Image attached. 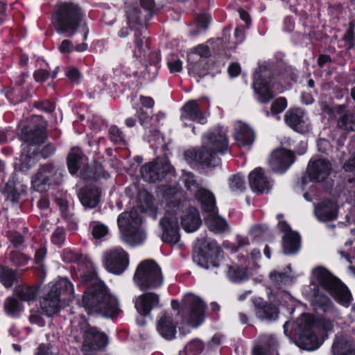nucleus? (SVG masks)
I'll return each mask as SVG.
<instances>
[{"instance_id": "5fc2aeb1", "label": "nucleus", "mask_w": 355, "mask_h": 355, "mask_svg": "<svg viewBox=\"0 0 355 355\" xmlns=\"http://www.w3.org/2000/svg\"><path fill=\"white\" fill-rule=\"evenodd\" d=\"M55 201L60 209L62 216L66 219H70L72 216V214L69 210L67 201L62 198H57Z\"/></svg>"}, {"instance_id": "a19ab883", "label": "nucleus", "mask_w": 355, "mask_h": 355, "mask_svg": "<svg viewBox=\"0 0 355 355\" xmlns=\"http://www.w3.org/2000/svg\"><path fill=\"white\" fill-rule=\"evenodd\" d=\"M269 277L274 286L278 289L282 288L284 286L292 282V279L287 272L273 270L270 273Z\"/></svg>"}, {"instance_id": "9d476101", "label": "nucleus", "mask_w": 355, "mask_h": 355, "mask_svg": "<svg viewBox=\"0 0 355 355\" xmlns=\"http://www.w3.org/2000/svg\"><path fill=\"white\" fill-rule=\"evenodd\" d=\"M79 326L83 334L82 350L85 354L91 355L107 345L108 338L104 332L91 326L84 320L80 322Z\"/></svg>"}, {"instance_id": "0eeeda50", "label": "nucleus", "mask_w": 355, "mask_h": 355, "mask_svg": "<svg viewBox=\"0 0 355 355\" xmlns=\"http://www.w3.org/2000/svg\"><path fill=\"white\" fill-rule=\"evenodd\" d=\"M73 287L65 278L60 279L50 287L46 295L40 302V306L48 316L57 313L62 302L65 304L73 299Z\"/></svg>"}, {"instance_id": "2f4dec72", "label": "nucleus", "mask_w": 355, "mask_h": 355, "mask_svg": "<svg viewBox=\"0 0 355 355\" xmlns=\"http://www.w3.org/2000/svg\"><path fill=\"white\" fill-rule=\"evenodd\" d=\"M277 341L271 336H264L261 338V343L257 345L253 350V355H277Z\"/></svg>"}, {"instance_id": "ea45409f", "label": "nucleus", "mask_w": 355, "mask_h": 355, "mask_svg": "<svg viewBox=\"0 0 355 355\" xmlns=\"http://www.w3.org/2000/svg\"><path fill=\"white\" fill-rule=\"evenodd\" d=\"M226 272L229 279L234 282H242L248 278L245 268L237 264L227 265Z\"/></svg>"}, {"instance_id": "473e14b6", "label": "nucleus", "mask_w": 355, "mask_h": 355, "mask_svg": "<svg viewBox=\"0 0 355 355\" xmlns=\"http://www.w3.org/2000/svg\"><path fill=\"white\" fill-rule=\"evenodd\" d=\"M137 200L141 211L155 218L157 207L154 205L153 196L146 191H141L139 193Z\"/></svg>"}, {"instance_id": "2eb2a0df", "label": "nucleus", "mask_w": 355, "mask_h": 355, "mask_svg": "<svg viewBox=\"0 0 355 355\" xmlns=\"http://www.w3.org/2000/svg\"><path fill=\"white\" fill-rule=\"evenodd\" d=\"M197 245L201 252L194 257V261L200 266L209 269V259L216 257L221 250L214 240L208 238L198 239Z\"/></svg>"}, {"instance_id": "f704fd0d", "label": "nucleus", "mask_w": 355, "mask_h": 355, "mask_svg": "<svg viewBox=\"0 0 355 355\" xmlns=\"http://www.w3.org/2000/svg\"><path fill=\"white\" fill-rule=\"evenodd\" d=\"M37 155V150L28 148V145H22V152L20 157L19 169L27 171L35 164V156Z\"/></svg>"}, {"instance_id": "7ed1b4c3", "label": "nucleus", "mask_w": 355, "mask_h": 355, "mask_svg": "<svg viewBox=\"0 0 355 355\" xmlns=\"http://www.w3.org/2000/svg\"><path fill=\"white\" fill-rule=\"evenodd\" d=\"M311 284L320 286L344 306H348L352 296L347 288L334 277L326 268L318 266L311 272Z\"/></svg>"}, {"instance_id": "e433bc0d", "label": "nucleus", "mask_w": 355, "mask_h": 355, "mask_svg": "<svg viewBox=\"0 0 355 355\" xmlns=\"http://www.w3.org/2000/svg\"><path fill=\"white\" fill-rule=\"evenodd\" d=\"M210 55V52L209 50V48L205 45H198L195 49V52L191 53L189 55V64H188V70L189 73H198V63L199 61L198 60L196 63H193V61H196L197 60V56H200L201 58H207Z\"/></svg>"}, {"instance_id": "79ce46f5", "label": "nucleus", "mask_w": 355, "mask_h": 355, "mask_svg": "<svg viewBox=\"0 0 355 355\" xmlns=\"http://www.w3.org/2000/svg\"><path fill=\"white\" fill-rule=\"evenodd\" d=\"M228 186L232 192H243L245 189L244 177L241 174H235L230 176L228 180Z\"/></svg>"}, {"instance_id": "052dcab7", "label": "nucleus", "mask_w": 355, "mask_h": 355, "mask_svg": "<svg viewBox=\"0 0 355 355\" xmlns=\"http://www.w3.org/2000/svg\"><path fill=\"white\" fill-rule=\"evenodd\" d=\"M168 67L171 73L180 72L182 69V63L179 59L169 60L168 62Z\"/></svg>"}, {"instance_id": "7c9ffc66", "label": "nucleus", "mask_w": 355, "mask_h": 355, "mask_svg": "<svg viewBox=\"0 0 355 355\" xmlns=\"http://www.w3.org/2000/svg\"><path fill=\"white\" fill-rule=\"evenodd\" d=\"M78 198L85 207L94 208L99 202L100 191L94 187H86L79 191Z\"/></svg>"}, {"instance_id": "b1692460", "label": "nucleus", "mask_w": 355, "mask_h": 355, "mask_svg": "<svg viewBox=\"0 0 355 355\" xmlns=\"http://www.w3.org/2000/svg\"><path fill=\"white\" fill-rule=\"evenodd\" d=\"M249 184L254 192L268 193L271 189V182L261 168H254L248 175Z\"/></svg>"}, {"instance_id": "dca6fc26", "label": "nucleus", "mask_w": 355, "mask_h": 355, "mask_svg": "<svg viewBox=\"0 0 355 355\" xmlns=\"http://www.w3.org/2000/svg\"><path fill=\"white\" fill-rule=\"evenodd\" d=\"M159 225L162 230V240L170 244H175L180 239V229L177 216L167 211L160 220Z\"/></svg>"}, {"instance_id": "13d9d810", "label": "nucleus", "mask_w": 355, "mask_h": 355, "mask_svg": "<svg viewBox=\"0 0 355 355\" xmlns=\"http://www.w3.org/2000/svg\"><path fill=\"white\" fill-rule=\"evenodd\" d=\"M137 114L140 124L144 128H147L148 125L150 123L152 116L144 112L143 110L139 111Z\"/></svg>"}, {"instance_id": "680f3d73", "label": "nucleus", "mask_w": 355, "mask_h": 355, "mask_svg": "<svg viewBox=\"0 0 355 355\" xmlns=\"http://www.w3.org/2000/svg\"><path fill=\"white\" fill-rule=\"evenodd\" d=\"M210 19H211V17L207 14L199 15L197 17L198 26L205 29L207 28V26L210 22Z\"/></svg>"}, {"instance_id": "ddd939ff", "label": "nucleus", "mask_w": 355, "mask_h": 355, "mask_svg": "<svg viewBox=\"0 0 355 355\" xmlns=\"http://www.w3.org/2000/svg\"><path fill=\"white\" fill-rule=\"evenodd\" d=\"M60 175L58 168L54 164L51 163L43 164L33 177L32 187L35 191H44L46 186L55 183Z\"/></svg>"}, {"instance_id": "e2e57ef3", "label": "nucleus", "mask_w": 355, "mask_h": 355, "mask_svg": "<svg viewBox=\"0 0 355 355\" xmlns=\"http://www.w3.org/2000/svg\"><path fill=\"white\" fill-rule=\"evenodd\" d=\"M66 76L71 81L75 83H78L80 78V73L79 71L76 68H69L66 71Z\"/></svg>"}, {"instance_id": "412c9836", "label": "nucleus", "mask_w": 355, "mask_h": 355, "mask_svg": "<svg viewBox=\"0 0 355 355\" xmlns=\"http://www.w3.org/2000/svg\"><path fill=\"white\" fill-rule=\"evenodd\" d=\"M178 322L172 313L165 312L160 315L156 322V329L159 335L166 340H172L177 332Z\"/></svg>"}, {"instance_id": "1a4fd4ad", "label": "nucleus", "mask_w": 355, "mask_h": 355, "mask_svg": "<svg viewBox=\"0 0 355 355\" xmlns=\"http://www.w3.org/2000/svg\"><path fill=\"white\" fill-rule=\"evenodd\" d=\"M253 87L261 103L271 100L275 92L282 93V87L275 83L271 77V71L265 65H261L254 75Z\"/></svg>"}, {"instance_id": "c756f323", "label": "nucleus", "mask_w": 355, "mask_h": 355, "mask_svg": "<svg viewBox=\"0 0 355 355\" xmlns=\"http://www.w3.org/2000/svg\"><path fill=\"white\" fill-rule=\"evenodd\" d=\"M337 205L331 200H324L318 204L314 213L320 221L332 220L336 218Z\"/></svg>"}, {"instance_id": "4d7b16f0", "label": "nucleus", "mask_w": 355, "mask_h": 355, "mask_svg": "<svg viewBox=\"0 0 355 355\" xmlns=\"http://www.w3.org/2000/svg\"><path fill=\"white\" fill-rule=\"evenodd\" d=\"M51 239L53 243L60 245L64 241V230L60 228L56 229L51 236Z\"/></svg>"}, {"instance_id": "603ef678", "label": "nucleus", "mask_w": 355, "mask_h": 355, "mask_svg": "<svg viewBox=\"0 0 355 355\" xmlns=\"http://www.w3.org/2000/svg\"><path fill=\"white\" fill-rule=\"evenodd\" d=\"M92 235L95 239H101L108 234V228L102 223L93 222L92 223Z\"/></svg>"}, {"instance_id": "4468645a", "label": "nucleus", "mask_w": 355, "mask_h": 355, "mask_svg": "<svg viewBox=\"0 0 355 355\" xmlns=\"http://www.w3.org/2000/svg\"><path fill=\"white\" fill-rule=\"evenodd\" d=\"M171 166L165 157L157 158L155 162L144 165L141 168L142 178L148 182L163 179L171 171Z\"/></svg>"}, {"instance_id": "f03ea898", "label": "nucleus", "mask_w": 355, "mask_h": 355, "mask_svg": "<svg viewBox=\"0 0 355 355\" xmlns=\"http://www.w3.org/2000/svg\"><path fill=\"white\" fill-rule=\"evenodd\" d=\"M320 328L327 331L333 330L334 325L329 320H316L310 314H302L296 322L295 334L299 346L306 350H314L319 347L317 332Z\"/></svg>"}, {"instance_id": "423d86ee", "label": "nucleus", "mask_w": 355, "mask_h": 355, "mask_svg": "<svg viewBox=\"0 0 355 355\" xmlns=\"http://www.w3.org/2000/svg\"><path fill=\"white\" fill-rule=\"evenodd\" d=\"M141 223V218L135 210L121 214L117 218L121 239L131 246L142 244L146 234Z\"/></svg>"}, {"instance_id": "de8ad7c7", "label": "nucleus", "mask_w": 355, "mask_h": 355, "mask_svg": "<svg viewBox=\"0 0 355 355\" xmlns=\"http://www.w3.org/2000/svg\"><path fill=\"white\" fill-rule=\"evenodd\" d=\"M204 349V345L200 340L195 339L189 342L184 347L185 355H198Z\"/></svg>"}, {"instance_id": "58836bf2", "label": "nucleus", "mask_w": 355, "mask_h": 355, "mask_svg": "<svg viewBox=\"0 0 355 355\" xmlns=\"http://www.w3.org/2000/svg\"><path fill=\"white\" fill-rule=\"evenodd\" d=\"M256 315L261 320H272L277 318L278 311L275 306L264 303L257 306Z\"/></svg>"}, {"instance_id": "864d4df0", "label": "nucleus", "mask_w": 355, "mask_h": 355, "mask_svg": "<svg viewBox=\"0 0 355 355\" xmlns=\"http://www.w3.org/2000/svg\"><path fill=\"white\" fill-rule=\"evenodd\" d=\"M287 106V101L284 97L277 98L271 105L272 113L276 114L282 112Z\"/></svg>"}, {"instance_id": "4be33fe9", "label": "nucleus", "mask_w": 355, "mask_h": 355, "mask_svg": "<svg viewBox=\"0 0 355 355\" xmlns=\"http://www.w3.org/2000/svg\"><path fill=\"white\" fill-rule=\"evenodd\" d=\"M284 117L286 123L298 132L305 133L310 129L308 121L304 119V111L299 108L289 110Z\"/></svg>"}, {"instance_id": "c9c22d12", "label": "nucleus", "mask_w": 355, "mask_h": 355, "mask_svg": "<svg viewBox=\"0 0 355 355\" xmlns=\"http://www.w3.org/2000/svg\"><path fill=\"white\" fill-rule=\"evenodd\" d=\"M26 189V187L24 184L18 181L15 176H12L6 184L5 193L15 201L25 192Z\"/></svg>"}, {"instance_id": "c85d7f7f", "label": "nucleus", "mask_w": 355, "mask_h": 355, "mask_svg": "<svg viewBox=\"0 0 355 355\" xmlns=\"http://www.w3.org/2000/svg\"><path fill=\"white\" fill-rule=\"evenodd\" d=\"M24 139L25 144L28 148L37 150V146L42 144L46 139V133L42 126H36L33 128H26L24 132Z\"/></svg>"}, {"instance_id": "774afa93", "label": "nucleus", "mask_w": 355, "mask_h": 355, "mask_svg": "<svg viewBox=\"0 0 355 355\" xmlns=\"http://www.w3.org/2000/svg\"><path fill=\"white\" fill-rule=\"evenodd\" d=\"M35 355H55L51 352L50 348L44 345H40L35 352Z\"/></svg>"}, {"instance_id": "bf43d9fd", "label": "nucleus", "mask_w": 355, "mask_h": 355, "mask_svg": "<svg viewBox=\"0 0 355 355\" xmlns=\"http://www.w3.org/2000/svg\"><path fill=\"white\" fill-rule=\"evenodd\" d=\"M140 4L148 12L150 16L154 13L155 6L153 0H140Z\"/></svg>"}, {"instance_id": "a211bd4d", "label": "nucleus", "mask_w": 355, "mask_h": 355, "mask_svg": "<svg viewBox=\"0 0 355 355\" xmlns=\"http://www.w3.org/2000/svg\"><path fill=\"white\" fill-rule=\"evenodd\" d=\"M182 179L187 189L194 194L196 198L200 201L201 204L208 200L209 207H213V194L200 187V183L197 181V179L193 173L189 172L184 173Z\"/></svg>"}, {"instance_id": "39448f33", "label": "nucleus", "mask_w": 355, "mask_h": 355, "mask_svg": "<svg viewBox=\"0 0 355 355\" xmlns=\"http://www.w3.org/2000/svg\"><path fill=\"white\" fill-rule=\"evenodd\" d=\"M80 8L73 3H60L53 17V24L58 33H65L68 37L75 34L83 20Z\"/></svg>"}, {"instance_id": "20e7f679", "label": "nucleus", "mask_w": 355, "mask_h": 355, "mask_svg": "<svg viewBox=\"0 0 355 355\" xmlns=\"http://www.w3.org/2000/svg\"><path fill=\"white\" fill-rule=\"evenodd\" d=\"M228 148L225 130H215L205 135L202 146L196 153V158L206 166H216L219 160L216 157L218 153H223Z\"/></svg>"}, {"instance_id": "6e6d98bb", "label": "nucleus", "mask_w": 355, "mask_h": 355, "mask_svg": "<svg viewBox=\"0 0 355 355\" xmlns=\"http://www.w3.org/2000/svg\"><path fill=\"white\" fill-rule=\"evenodd\" d=\"M11 260L16 265L21 266L27 263L28 257L19 252H13L11 254Z\"/></svg>"}, {"instance_id": "c03bdc74", "label": "nucleus", "mask_w": 355, "mask_h": 355, "mask_svg": "<svg viewBox=\"0 0 355 355\" xmlns=\"http://www.w3.org/2000/svg\"><path fill=\"white\" fill-rule=\"evenodd\" d=\"M17 296L23 301L31 302L37 298V289L35 287H19L16 291Z\"/></svg>"}, {"instance_id": "393cba45", "label": "nucleus", "mask_w": 355, "mask_h": 355, "mask_svg": "<svg viewBox=\"0 0 355 355\" xmlns=\"http://www.w3.org/2000/svg\"><path fill=\"white\" fill-rule=\"evenodd\" d=\"M234 139L239 146L249 148L255 140V133L248 124L236 121L234 124Z\"/></svg>"}, {"instance_id": "49530a36", "label": "nucleus", "mask_w": 355, "mask_h": 355, "mask_svg": "<svg viewBox=\"0 0 355 355\" xmlns=\"http://www.w3.org/2000/svg\"><path fill=\"white\" fill-rule=\"evenodd\" d=\"M136 50L135 51V55L138 58H141L144 55L148 49L149 40L148 38L145 36L136 35L135 39Z\"/></svg>"}, {"instance_id": "aec40b11", "label": "nucleus", "mask_w": 355, "mask_h": 355, "mask_svg": "<svg viewBox=\"0 0 355 355\" xmlns=\"http://www.w3.org/2000/svg\"><path fill=\"white\" fill-rule=\"evenodd\" d=\"M294 161L295 155L292 151L280 148L272 152L269 162L273 171L282 173L286 171Z\"/></svg>"}, {"instance_id": "a878e982", "label": "nucleus", "mask_w": 355, "mask_h": 355, "mask_svg": "<svg viewBox=\"0 0 355 355\" xmlns=\"http://www.w3.org/2000/svg\"><path fill=\"white\" fill-rule=\"evenodd\" d=\"M180 218L182 227L187 232H195L202 224L200 214L193 207H190L184 210Z\"/></svg>"}, {"instance_id": "5701e85b", "label": "nucleus", "mask_w": 355, "mask_h": 355, "mask_svg": "<svg viewBox=\"0 0 355 355\" xmlns=\"http://www.w3.org/2000/svg\"><path fill=\"white\" fill-rule=\"evenodd\" d=\"M331 166L329 162L322 159L311 160L306 173L313 181H322L329 175Z\"/></svg>"}, {"instance_id": "37998d69", "label": "nucleus", "mask_w": 355, "mask_h": 355, "mask_svg": "<svg viewBox=\"0 0 355 355\" xmlns=\"http://www.w3.org/2000/svg\"><path fill=\"white\" fill-rule=\"evenodd\" d=\"M16 279L17 275L12 269L0 266V281L6 287H11Z\"/></svg>"}, {"instance_id": "69168bd1", "label": "nucleus", "mask_w": 355, "mask_h": 355, "mask_svg": "<svg viewBox=\"0 0 355 355\" xmlns=\"http://www.w3.org/2000/svg\"><path fill=\"white\" fill-rule=\"evenodd\" d=\"M73 50V45L69 40H64L59 46V51L62 53H69Z\"/></svg>"}, {"instance_id": "09e8293b", "label": "nucleus", "mask_w": 355, "mask_h": 355, "mask_svg": "<svg viewBox=\"0 0 355 355\" xmlns=\"http://www.w3.org/2000/svg\"><path fill=\"white\" fill-rule=\"evenodd\" d=\"M338 127L346 131H354L355 118L347 114L343 116L338 121Z\"/></svg>"}, {"instance_id": "f8f14e48", "label": "nucleus", "mask_w": 355, "mask_h": 355, "mask_svg": "<svg viewBox=\"0 0 355 355\" xmlns=\"http://www.w3.org/2000/svg\"><path fill=\"white\" fill-rule=\"evenodd\" d=\"M103 264L109 272L120 275L129 265L128 254L121 247L112 248L104 253Z\"/></svg>"}, {"instance_id": "8fccbe9b", "label": "nucleus", "mask_w": 355, "mask_h": 355, "mask_svg": "<svg viewBox=\"0 0 355 355\" xmlns=\"http://www.w3.org/2000/svg\"><path fill=\"white\" fill-rule=\"evenodd\" d=\"M313 295L314 297V302L316 304H318V306L323 309L324 311H326L331 308L332 302L327 297L321 295L319 292V290H314L313 291Z\"/></svg>"}, {"instance_id": "3c124183", "label": "nucleus", "mask_w": 355, "mask_h": 355, "mask_svg": "<svg viewBox=\"0 0 355 355\" xmlns=\"http://www.w3.org/2000/svg\"><path fill=\"white\" fill-rule=\"evenodd\" d=\"M109 135L112 141L115 144H125V135L116 125H112L109 129Z\"/></svg>"}, {"instance_id": "0e129e2a", "label": "nucleus", "mask_w": 355, "mask_h": 355, "mask_svg": "<svg viewBox=\"0 0 355 355\" xmlns=\"http://www.w3.org/2000/svg\"><path fill=\"white\" fill-rule=\"evenodd\" d=\"M354 24L353 22L351 21L349 24V28H348L347 32L345 33L344 37H343V39L345 41L350 43V46H353V41H354Z\"/></svg>"}, {"instance_id": "4c0bfd02", "label": "nucleus", "mask_w": 355, "mask_h": 355, "mask_svg": "<svg viewBox=\"0 0 355 355\" xmlns=\"http://www.w3.org/2000/svg\"><path fill=\"white\" fill-rule=\"evenodd\" d=\"M83 163V155L78 148H71L67 157V165L69 171L71 174L78 172Z\"/></svg>"}, {"instance_id": "bb28decb", "label": "nucleus", "mask_w": 355, "mask_h": 355, "mask_svg": "<svg viewBox=\"0 0 355 355\" xmlns=\"http://www.w3.org/2000/svg\"><path fill=\"white\" fill-rule=\"evenodd\" d=\"M159 295L154 293H146L135 300V308L142 315L150 314L153 309L158 306Z\"/></svg>"}, {"instance_id": "a18cd8bd", "label": "nucleus", "mask_w": 355, "mask_h": 355, "mask_svg": "<svg viewBox=\"0 0 355 355\" xmlns=\"http://www.w3.org/2000/svg\"><path fill=\"white\" fill-rule=\"evenodd\" d=\"M3 308L6 313L11 316L15 315L21 310L18 300L12 297H9L6 299L3 304Z\"/></svg>"}, {"instance_id": "72a5a7b5", "label": "nucleus", "mask_w": 355, "mask_h": 355, "mask_svg": "<svg viewBox=\"0 0 355 355\" xmlns=\"http://www.w3.org/2000/svg\"><path fill=\"white\" fill-rule=\"evenodd\" d=\"M332 353L334 355H355V348L352 347L351 340L337 336L332 345Z\"/></svg>"}, {"instance_id": "338daca9", "label": "nucleus", "mask_w": 355, "mask_h": 355, "mask_svg": "<svg viewBox=\"0 0 355 355\" xmlns=\"http://www.w3.org/2000/svg\"><path fill=\"white\" fill-rule=\"evenodd\" d=\"M49 76V73L45 69H39L34 73V78L37 81L43 82Z\"/></svg>"}, {"instance_id": "6e6552de", "label": "nucleus", "mask_w": 355, "mask_h": 355, "mask_svg": "<svg viewBox=\"0 0 355 355\" xmlns=\"http://www.w3.org/2000/svg\"><path fill=\"white\" fill-rule=\"evenodd\" d=\"M134 281L141 290L159 288L164 282V276L160 266L152 259L141 261L137 266Z\"/></svg>"}, {"instance_id": "6ab92c4d", "label": "nucleus", "mask_w": 355, "mask_h": 355, "mask_svg": "<svg viewBox=\"0 0 355 355\" xmlns=\"http://www.w3.org/2000/svg\"><path fill=\"white\" fill-rule=\"evenodd\" d=\"M212 204L213 207L211 208L209 207L208 200L202 204L205 211L207 213L205 219V223L211 231L216 233H223L228 229V225L224 218L217 215L214 196L213 197Z\"/></svg>"}, {"instance_id": "f257e3e1", "label": "nucleus", "mask_w": 355, "mask_h": 355, "mask_svg": "<svg viewBox=\"0 0 355 355\" xmlns=\"http://www.w3.org/2000/svg\"><path fill=\"white\" fill-rule=\"evenodd\" d=\"M79 277L89 287L83 296V306L89 313H98L105 317L116 316L119 312L116 297L110 294L105 285L97 277L94 267L90 262L78 268Z\"/></svg>"}, {"instance_id": "cd10ccee", "label": "nucleus", "mask_w": 355, "mask_h": 355, "mask_svg": "<svg viewBox=\"0 0 355 355\" xmlns=\"http://www.w3.org/2000/svg\"><path fill=\"white\" fill-rule=\"evenodd\" d=\"M181 119L183 121H193L201 124L207 123L205 114L200 111L196 101H188L182 108Z\"/></svg>"}, {"instance_id": "9b49d317", "label": "nucleus", "mask_w": 355, "mask_h": 355, "mask_svg": "<svg viewBox=\"0 0 355 355\" xmlns=\"http://www.w3.org/2000/svg\"><path fill=\"white\" fill-rule=\"evenodd\" d=\"M181 314L183 321L193 327H197L204 320L205 305L202 300L193 294L184 296Z\"/></svg>"}, {"instance_id": "f3484780", "label": "nucleus", "mask_w": 355, "mask_h": 355, "mask_svg": "<svg viewBox=\"0 0 355 355\" xmlns=\"http://www.w3.org/2000/svg\"><path fill=\"white\" fill-rule=\"evenodd\" d=\"M277 217L279 220L278 227L282 232H284V235L283 236V248L284 254H293L296 253L300 247L299 234L296 232L292 231L285 221L281 220L283 217L282 214H278Z\"/></svg>"}]
</instances>
